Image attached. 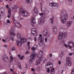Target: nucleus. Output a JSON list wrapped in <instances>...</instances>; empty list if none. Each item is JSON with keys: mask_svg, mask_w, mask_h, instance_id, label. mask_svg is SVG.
Listing matches in <instances>:
<instances>
[{"mask_svg": "<svg viewBox=\"0 0 74 74\" xmlns=\"http://www.w3.org/2000/svg\"><path fill=\"white\" fill-rule=\"evenodd\" d=\"M62 42H63V43H64V42H65V41H64V40H62Z\"/></svg>", "mask_w": 74, "mask_h": 74, "instance_id": "nucleus-54", "label": "nucleus"}, {"mask_svg": "<svg viewBox=\"0 0 74 74\" xmlns=\"http://www.w3.org/2000/svg\"><path fill=\"white\" fill-rule=\"evenodd\" d=\"M53 30H54V29H56V27H53Z\"/></svg>", "mask_w": 74, "mask_h": 74, "instance_id": "nucleus-48", "label": "nucleus"}, {"mask_svg": "<svg viewBox=\"0 0 74 74\" xmlns=\"http://www.w3.org/2000/svg\"><path fill=\"white\" fill-rule=\"evenodd\" d=\"M46 66H49L50 68L51 69V67H53V64L51 63H48L47 64H46Z\"/></svg>", "mask_w": 74, "mask_h": 74, "instance_id": "nucleus-16", "label": "nucleus"}, {"mask_svg": "<svg viewBox=\"0 0 74 74\" xmlns=\"http://www.w3.org/2000/svg\"><path fill=\"white\" fill-rule=\"evenodd\" d=\"M68 47L70 49H71L72 48H73V47H74V42L73 41H69L68 43Z\"/></svg>", "mask_w": 74, "mask_h": 74, "instance_id": "nucleus-8", "label": "nucleus"}, {"mask_svg": "<svg viewBox=\"0 0 74 74\" xmlns=\"http://www.w3.org/2000/svg\"><path fill=\"white\" fill-rule=\"evenodd\" d=\"M51 23L52 24H53V22H54V21H53V18H51Z\"/></svg>", "mask_w": 74, "mask_h": 74, "instance_id": "nucleus-29", "label": "nucleus"}, {"mask_svg": "<svg viewBox=\"0 0 74 74\" xmlns=\"http://www.w3.org/2000/svg\"><path fill=\"white\" fill-rule=\"evenodd\" d=\"M15 48L14 47H13L12 49V51H15Z\"/></svg>", "mask_w": 74, "mask_h": 74, "instance_id": "nucleus-40", "label": "nucleus"}, {"mask_svg": "<svg viewBox=\"0 0 74 74\" xmlns=\"http://www.w3.org/2000/svg\"><path fill=\"white\" fill-rule=\"evenodd\" d=\"M48 60V59H45L44 60V62H45V61H47Z\"/></svg>", "mask_w": 74, "mask_h": 74, "instance_id": "nucleus-49", "label": "nucleus"}, {"mask_svg": "<svg viewBox=\"0 0 74 74\" xmlns=\"http://www.w3.org/2000/svg\"><path fill=\"white\" fill-rule=\"evenodd\" d=\"M32 34L34 36H37V32H34V33H32Z\"/></svg>", "mask_w": 74, "mask_h": 74, "instance_id": "nucleus-26", "label": "nucleus"}, {"mask_svg": "<svg viewBox=\"0 0 74 74\" xmlns=\"http://www.w3.org/2000/svg\"><path fill=\"white\" fill-rule=\"evenodd\" d=\"M39 36V37L38 39V44L40 45H42L44 43V38L42 37V35L41 34H40Z\"/></svg>", "mask_w": 74, "mask_h": 74, "instance_id": "nucleus-5", "label": "nucleus"}, {"mask_svg": "<svg viewBox=\"0 0 74 74\" xmlns=\"http://www.w3.org/2000/svg\"><path fill=\"white\" fill-rule=\"evenodd\" d=\"M63 57V55H62V54H61L59 56V58H60V59H62V57Z\"/></svg>", "mask_w": 74, "mask_h": 74, "instance_id": "nucleus-38", "label": "nucleus"}, {"mask_svg": "<svg viewBox=\"0 0 74 74\" xmlns=\"http://www.w3.org/2000/svg\"><path fill=\"white\" fill-rule=\"evenodd\" d=\"M30 44V42H28V43L27 44V45H29Z\"/></svg>", "mask_w": 74, "mask_h": 74, "instance_id": "nucleus-51", "label": "nucleus"}, {"mask_svg": "<svg viewBox=\"0 0 74 74\" xmlns=\"http://www.w3.org/2000/svg\"><path fill=\"white\" fill-rule=\"evenodd\" d=\"M35 19V17H33L32 18L31 21H32V22L33 23H35L36 22V21Z\"/></svg>", "mask_w": 74, "mask_h": 74, "instance_id": "nucleus-20", "label": "nucleus"}, {"mask_svg": "<svg viewBox=\"0 0 74 74\" xmlns=\"http://www.w3.org/2000/svg\"><path fill=\"white\" fill-rule=\"evenodd\" d=\"M33 74H37L36 73H34Z\"/></svg>", "mask_w": 74, "mask_h": 74, "instance_id": "nucleus-64", "label": "nucleus"}, {"mask_svg": "<svg viewBox=\"0 0 74 74\" xmlns=\"http://www.w3.org/2000/svg\"><path fill=\"white\" fill-rule=\"evenodd\" d=\"M66 60L67 64L69 66H71V61H70V58L67 57Z\"/></svg>", "mask_w": 74, "mask_h": 74, "instance_id": "nucleus-10", "label": "nucleus"}, {"mask_svg": "<svg viewBox=\"0 0 74 74\" xmlns=\"http://www.w3.org/2000/svg\"><path fill=\"white\" fill-rule=\"evenodd\" d=\"M29 51H26L25 52V54H29Z\"/></svg>", "mask_w": 74, "mask_h": 74, "instance_id": "nucleus-42", "label": "nucleus"}, {"mask_svg": "<svg viewBox=\"0 0 74 74\" xmlns=\"http://www.w3.org/2000/svg\"><path fill=\"white\" fill-rule=\"evenodd\" d=\"M31 70L32 71H35V70H34V69L33 68H32L31 69Z\"/></svg>", "mask_w": 74, "mask_h": 74, "instance_id": "nucleus-43", "label": "nucleus"}, {"mask_svg": "<svg viewBox=\"0 0 74 74\" xmlns=\"http://www.w3.org/2000/svg\"><path fill=\"white\" fill-rule=\"evenodd\" d=\"M36 30L37 29H36V28H33L31 30V33H34L37 32V31H36Z\"/></svg>", "mask_w": 74, "mask_h": 74, "instance_id": "nucleus-17", "label": "nucleus"}, {"mask_svg": "<svg viewBox=\"0 0 74 74\" xmlns=\"http://www.w3.org/2000/svg\"><path fill=\"white\" fill-rule=\"evenodd\" d=\"M37 53L36 52H34L32 53L31 56L30 57V60H29V63L30 64L33 63V62H34V60L35 59V57L36 56Z\"/></svg>", "mask_w": 74, "mask_h": 74, "instance_id": "nucleus-4", "label": "nucleus"}, {"mask_svg": "<svg viewBox=\"0 0 74 74\" xmlns=\"http://www.w3.org/2000/svg\"><path fill=\"white\" fill-rule=\"evenodd\" d=\"M14 23L15 25H16V23H17V24H18V25L19 26H21V25L20 24V23H19L16 22V21L15 20L14 21Z\"/></svg>", "mask_w": 74, "mask_h": 74, "instance_id": "nucleus-22", "label": "nucleus"}, {"mask_svg": "<svg viewBox=\"0 0 74 74\" xmlns=\"http://www.w3.org/2000/svg\"><path fill=\"white\" fill-rule=\"evenodd\" d=\"M20 40L21 42H20V41H19L18 40H16V44L19 47L21 46L22 43H24V42H26V41H27V39H26V38H21Z\"/></svg>", "mask_w": 74, "mask_h": 74, "instance_id": "nucleus-3", "label": "nucleus"}, {"mask_svg": "<svg viewBox=\"0 0 74 74\" xmlns=\"http://www.w3.org/2000/svg\"><path fill=\"white\" fill-rule=\"evenodd\" d=\"M49 56L51 57L52 56V55L51 54H49Z\"/></svg>", "mask_w": 74, "mask_h": 74, "instance_id": "nucleus-55", "label": "nucleus"}, {"mask_svg": "<svg viewBox=\"0 0 74 74\" xmlns=\"http://www.w3.org/2000/svg\"><path fill=\"white\" fill-rule=\"evenodd\" d=\"M7 55L5 54H4L3 56V59H5V58H7Z\"/></svg>", "mask_w": 74, "mask_h": 74, "instance_id": "nucleus-32", "label": "nucleus"}, {"mask_svg": "<svg viewBox=\"0 0 74 74\" xmlns=\"http://www.w3.org/2000/svg\"><path fill=\"white\" fill-rule=\"evenodd\" d=\"M43 36H45L48 37H49V33L48 32H43Z\"/></svg>", "mask_w": 74, "mask_h": 74, "instance_id": "nucleus-13", "label": "nucleus"}, {"mask_svg": "<svg viewBox=\"0 0 74 74\" xmlns=\"http://www.w3.org/2000/svg\"><path fill=\"white\" fill-rule=\"evenodd\" d=\"M34 14H33V16H35L36 15V13H38V11L37 10V9L36 7L34 8Z\"/></svg>", "mask_w": 74, "mask_h": 74, "instance_id": "nucleus-14", "label": "nucleus"}, {"mask_svg": "<svg viewBox=\"0 0 74 74\" xmlns=\"http://www.w3.org/2000/svg\"><path fill=\"white\" fill-rule=\"evenodd\" d=\"M38 70H40V67H38Z\"/></svg>", "mask_w": 74, "mask_h": 74, "instance_id": "nucleus-60", "label": "nucleus"}, {"mask_svg": "<svg viewBox=\"0 0 74 74\" xmlns=\"http://www.w3.org/2000/svg\"><path fill=\"white\" fill-rule=\"evenodd\" d=\"M15 36V34L14 32V29L11 30L10 33V37L11 40L12 41H14V38L12 36Z\"/></svg>", "mask_w": 74, "mask_h": 74, "instance_id": "nucleus-7", "label": "nucleus"}, {"mask_svg": "<svg viewBox=\"0 0 74 74\" xmlns=\"http://www.w3.org/2000/svg\"><path fill=\"white\" fill-rule=\"evenodd\" d=\"M45 42H47V38H45Z\"/></svg>", "mask_w": 74, "mask_h": 74, "instance_id": "nucleus-50", "label": "nucleus"}, {"mask_svg": "<svg viewBox=\"0 0 74 74\" xmlns=\"http://www.w3.org/2000/svg\"><path fill=\"white\" fill-rule=\"evenodd\" d=\"M18 58H20V57H21V55L20 54H18Z\"/></svg>", "mask_w": 74, "mask_h": 74, "instance_id": "nucleus-56", "label": "nucleus"}, {"mask_svg": "<svg viewBox=\"0 0 74 74\" xmlns=\"http://www.w3.org/2000/svg\"><path fill=\"white\" fill-rule=\"evenodd\" d=\"M8 13H9V15L11 16V9L10 8L8 9Z\"/></svg>", "mask_w": 74, "mask_h": 74, "instance_id": "nucleus-25", "label": "nucleus"}, {"mask_svg": "<svg viewBox=\"0 0 74 74\" xmlns=\"http://www.w3.org/2000/svg\"><path fill=\"white\" fill-rule=\"evenodd\" d=\"M33 47L34 48H35V49H37V45H35Z\"/></svg>", "mask_w": 74, "mask_h": 74, "instance_id": "nucleus-36", "label": "nucleus"}, {"mask_svg": "<svg viewBox=\"0 0 74 74\" xmlns=\"http://www.w3.org/2000/svg\"><path fill=\"white\" fill-rule=\"evenodd\" d=\"M17 37L19 38H21V33L20 32H18L17 34Z\"/></svg>", "mask_w": 74, "mask_h": 74, "instance_id": "nucleus-21", "label": "nucleus"}, {"mask_svg": "<svg viewBox=\"0 0 74 74\" xmlns=\"http://www.w3.org/2000/svg\"><path fill=\"white\" fill-rule=\"evenodd\" d=\"M54 33V34H56L58 32V29H53Z\"/></svg>", "mask_w": 74, "mask_h": 74, "instance_id": "nucleus-23", "label": "nucleus"}, {"mask_svg": "<svg viewBox=\"0 0 74 74\" xmlns=\"http://www.w3.org/2000/svg\"><path fill=\"white\" fill-rule=\"evenodd\" d=\"M39 15H41V16H42V15H43V13H39Z\"/></svg>", "mask_w": 74, "mask_h": 74, "instance_id": "nucleus-47", "label": "nucleus"}, {"mask_svg": "<svg viewBox=\"0 0 74 74\" xmlns=\"http://www.w3.org/2000/svg\"><path fill=\"white\" fill-rule=\"evenodd\" d=\"M31 49L32 51H35V50L36 49H35V48H34V47H32Z\"/></svg>", "mask_w": 74, "mask_h": 74, "instance_id": "nucleus-34", "label": "nucleus"}, {"mask_svg": "<svg viewBox=\"0 0 74 74\" xmlns=\"http://www.w3.org/2000/svg\"><path fill=\"white\" fill-rule=\"evenodd\" d=\"M13 57H12V56H10V61L11 62H12V61H13Z\"/></svg>", "mask_w": 74, "mask_h": 74, "instance_id": "nucleus-31", "label": "nucleus"}, {"mask_svg": "<svg viewBox=\"0 0 74 74\" xmlns=\"http://www.w3.org/2000/svg\"><path fill=\"white\" fill-rule=\"evenodd\" d=\"M42 53L43 52L42 51H40V52L38 53V58H40L39 59L37 60L35 63L36 66H37L38 64H40V63L41 62V60L43 59V57H42Z\"/></svg>", "mask_w": 74, "mask_h": 74, "instance_id": "nucleus-2", "label": "nucleus"}, {"mask_svg": "<svg viewBox=\"0 0 74 74\" xmlns=\"http://www.w3.org/2000/svg\"><path fill=\"white\" fill-rule=\"evenodd\" d=\"M34 41L36 42L37 40V37H34Z\"/></svg>", "mask_w": 74, "mask_h": 74, "instance_id": "nucleus-37", "label": "nucleus"}, {"mask_svg": "<svg viewBox=\"0 0 74 74\" xmlns=\"http://www.w3.org/2000/svg\"><path fill=\"white\" fill-rule=\"evenodd\" d=\"M26 2L27 4H30L33 2V1L32 0H26Z\"/></svg>", "mask_w": 74, "mask_h": 74, "instance_id": "nucleus-19", "label": "nucleus"}, {"mask_svg": "<svg viewBox=\"0 0 74 74\" xmlns=\"http://www.w3.org/2000/svg\"><path fill=\"white\" fill-rule=\"evenodd\" d=\"M28 48L29 49H30V46H28Z\"/></svg>", "mask_w": 74, "mask_h": 74, "instance_id": "nucleus-52", "label": "nucleus"}, {"mask_svg": "<svg viewBox=\"0 0 74 74\" xmlns=\"http://www.w3.org/2000/svg\"><path fill=\"white\" fill-rule=\"evenodd\" d=\"M8 7V5H7L6 6V8H7Z\"/></svg>", "mask_w": 74, "mask_h": 74, "instance_id": "nucleus-57", "label": "nucleus"}, {"mask_svg": "<svg viewBox=\"0 0 74 74\" xmlns=\"http://www.w3.org/2000/svg\"><path fill=\"white\" fill-rule=\"evenodd\" d=\"M72 23H73V22L71 21L68 22L66 23V25L67 27H69L72 24Z\"/></svg>", "mask_w": 74, "mask_h": 74, "instance_id": "nucleus-15", "label": "nucleus"}, {"mask_svg": "<svg viewBox=\"0 0 74 74\" xmlns=\"http://www.w3.org/2000/svg\"><path fill=\"white\" fill-rule=\"evenodd\" d=\"M64 46H65V47H66V48L67 47V45H66V44H64Z\"/></svg>", "mask_w": 74, "mask_h": 74, "instance_id": "nucleus-44", "label": "nucleus"}, {"mask_svg": "<svg viewBox=\"0 0 74 74\" xmlns=\"http://www.w3.org/2000/svg\"><path fill=\"white\" fill-rule=\"evenodd\" d=\"M46 68L47 69V72L48 73H49V71H50V70L49 68H47V65L46 66Z\"/></svg>", "mask_w": 74, "mask_h": 74, "instance_id": "nucleus-30", "label": "nucleus"}, {"mask_svg": "<svg viewBox=\"0 0 74 74\" xmlns=\"http://www.w3.org/2000/svg\"><path fill=\"white\" fill-rule=\"evenodd\" d=\"M66 13V12L63 11L61 14V17H60V19L62 23H66L67 19L68 18V15Z\"/></svg>", "mask_w": 74, "mask_h": 74, "instance_id": "nucleus-1", "label": "nucleus"}, {"mask_svg": "<svg viewBox=\"0 0 74 74\" xmlns=\"http://www.w3.org/2000/svg\"><path fill=\"white\" fill-rule=\"evenodd\" d=\"M8 18H10V16L9 15H8Z\"/></svg>", "mask_w": 74, "mask_h": 74, "instance_id": "nucleus-58", "label": "nucleus"}, {"mask_svg": "<svg viewBox=\"0 0 74 74\" xmlns=\"http://www.w3.org/2000/svg\"><path fill=\"white\" fill-rule=\"evenodd\" d=\"M45 22V19L42 18H40L39 20V23L40 24H42Z\"/></svg>", "mask_w": 74, "mask_h": 74, "instance_id": "nucleus-12", "label": "nucleus"}, {"mask_svg": "<svg viewBox=\"0 0 74 74\" xmlns=\"http://www.w3.org/2000/svg\"><path fill=\"white\" fill-rule=\"evenodd\" d=\"M49 5L51 7H58V6H59V4H58V3L55 2L50 3Z\"/></svg>", "mask_w": 74, "mask_h": 74, "instance_id": "nucleus-9", "label": "nucleus"}, {"mask_svg": "<svg viewBox=\"0 0 74 74\" xmlns=\"http://www.w3.org/2000/svg\"><path fill=\"white\" fill-rule=\"evenodd\" d=\"M20 12H21V14H22L23 16H26L27 15V12L26 11H24L23 10H21Z\"/></svg>", "mask_w": 74, "mask_h": 74, "instance_id": "nucleus-11", "label": "nucleus"}, {"mask_svg": "<svg viewBox=\"0 0 74 74\" xmlns=\"http://www.w3.org/2000/svg\"><path fill=\"white\" fill-rule=\"evenodd\" d=\"M25 56H21V57L20 58V59L21 60H23V58H24Z\"/></svg>", "mask_w": 74, "mask_h": 74, "instance_id": "nucleus-33", "label": "nucleus"}, {"mask_svg": "<svg viewBox=\"0 0 74 74\" xmlns=\"http://www.w3.org/2000/svg\"><path fill=\"white\" fill-rule=\"evenodd\" d=\"M3 46L5 47H6V48H7V45H4Z\"/></svg>", "mask_w": 74, "mask_h": 74, "instance_id": "nucleus-53", "label": "nucleus"}, {"mask_svg": "<svg viewBox=\"0 0 74 74\" xmlns=\"http://www.w3.org/2000/svg\"><path fill=\"white\" fill-rule=\"evenodd\" d=\"M10 71H13V70L12 69H10Z\"/></svg>", "mask_w": 74, "mask_h": 74, "instance_id": "nucleus-59", "label": "nucleus"}, {"mask_svg": "<svg viewBox=\"0 0 74 74\" xmlns=\"http://www.w3.org/2000/svg\"><path fill=\"white\" fill-rule=\"evenodd\" d=\"M64 51H61V55H62V56H63V55H64Z\"/></svg>", "mask_w": 74, "mask_h": 74, "instance_id": "nucleus-35", "label": "nucleus"}, {"mask_svg": "<svg viewBox=\"0 0 74 74\" xmlns=\"http://www.w3.org/2000/svg\"><path fill=\"white\" fill-rule=\"evenodd\" d=\"M58 63L59 64H61V61H59L58 62Z\"/></svg>", "mask_w": 74, "mask_h": 74, "instance_id": "nucleus-45", "label": "nucleus"}, {"mask_svg": "<svg viewBox=\"0 0 74 74\" xmlns=\"http://www.w3.org/2000/svg\"><path fill=\"white\" fill-rule=\"evenodd\" d=\"M1 14H3V12H2V11H1Z\"/></svg>", "mask_w": 74, "mask_h": 74, "instance_id": "nucleus-61", "label": "nucleus"}, {"mask_svg": "<svg viewBox=\"0 0 74 74\" xmlns=\"http://www.w3.org/2000/svg\"><path fill=\"white\" fill-rule=\"evenodd\" d=\"M7 23H10V21L9 20V19H8L7 20Z\"/></svg>", "mask_w": 74, "mask_h": 74, "instance_id": "nucleus-39", "label": "nucleus"}, {"mask_svg": "<svg viewBox=\"0 0 74 74\" xmlns=\"http://www.w3.org/2000/svg\"><path fill=\"white\" fill-rule=\"evenodd\" d=\"M55 69L54 68H52L51 70V74H55Z\"/></svg>", "mask_w": 74, "mask_h": 74, "instance_id": "nucleus-18", "label": "nucleus"}, {"mask_svg": "<svg viewBox=\"0 0 74 74\" xmlns=\"http://www.w3.org/2000/svg\"><path fill=\"white\" fill-rule=\"evenodd\" d=\"M3 59L5 62H7V60H8V57H7L4 59Z\"/></svg>", "mask_w": 74, "mask_h": 74, "instance_id": "nucleus-27", "label": "nucleus"}, {"mask_svg": "<svg viewBox=\"0 0 74 74\" xmlns=\"http://www.w3.org/2000/svg\"><path fill=\"white\" fill-rule=\"evenodd\" d=\"M66 37H67V33H63L60 32L59 34L58 38L59 40H62V38H66Z\"/></svg>", "mask_w": 74, "mask_h": 74, "instance_id": "nucleus-6", "label": "nucleus"}, {"mask_svg": "<svg viewBox=\"0 0 74 74\" xmlns=\"http://www.w3.org/2000/svg\"><path fill=\"white\" fill-rule=\"evenodd\" d=\"M17 6H16V5H14V6L12 8L13 9V10H15V9H16V8H17Z\"/></svg>", "mask_w": 74, "mask_h": 74, "instance_id": "nucleus-28", "label": "nucleus"}, {"mask_svg": "<svg viewBox=\"0 0 74 74\" xmlns=\"http://www.w3.org/2000/svg\"><path fill=\"white\" fill-rule=\"evenodd\" d=\"M2 41H3V42H6L5 41V40L4 39H2Z\"/></svg>", "mask_w": 74, "mask_h": 74, "instance_id": "nucleus-46", "label": "nucleus"}, {"mask_svg": "<svg viewBox=\"0 0 74 74\" xmlns=\"http://www.w3.org/2000/svg\"><path fill=\"white\" fill-rule=\"evenodd\" d=\"M18 66L19 69H22V67H21V65L20 62L18 63Z\"/></svg>", "mask_w": 74, "mask_h": 74, "instance_id": "nucleus-24", "label": "nucleus"}, {"mask_svg": "<svg viewBox=\"0 0 74 74\" xmlns=\"http://www.w3.org/2000/svg\"><path fill=\"white\" fill-rule=\"evenodd\" d=\"M23 74H26V73H24Z\"/></svg>", "mask_w": 74, "mask_h": 74, "instance_id": "nucleus-63", "label": "nucleus"}, {"mask_svg": "<svg viewBox=\"0 0 74 74\" xmlns=\"http://www.w3.org/2000/svg\"><path fill=\"white\" fill-rule=\"evenodd\" d=\"M21 19H22V20H23V18H21Z\"/></svg>", "mask_w": 74, "mask_h": 74, "instance_id": "nucleus-62", "label": "nucleus"}, {"mask_svg": "<svg viewBox=\"0 0 74 74\" xmlns=\"http://www.w3.org/2000/svg\"><path fill=\"white\" fill-rule=\"evenodd\" d=\"M73 55V54L72 53H69V56H72V55Z\"/></svg>", "mask_w": 74, "mask_h": 74, "instance_id": "nucleus-41", "label": "nucleus"}]
</instances>
